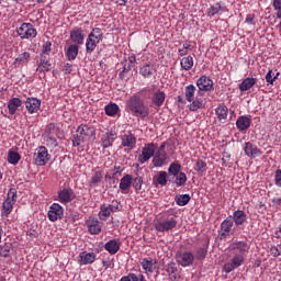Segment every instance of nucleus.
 Returning a JSON list of instances; mask_svg holds the SVG:
<instances>
[{"instance_id": "nucleus-1", "label": "nucleus", "mask_w": 281, "mask_h": 281, "mask_svg": "<svg viewBox=\"0 0 281 281\" xmlns=\"http://www.w3.org/2000/svg\"><path fill=\"white\" fill-rule=\"evenodd\" d=\"M126 109H128L132 115H135V117H142L143 120L148 117L150 113V109H148L146 101H144V99L138 94H133L128 98Z\"/></svg>"}, {"instance_id": "nucleus-2", "label": "nucleus", "mask_w": 281, "mask_h": 281, "mask_svg": "<svg viewBox=\"0 0 281 281\" xmlns=\"http://www.w3.org/2000/svg\"><path fill=\"white\" fill-rule=\"evenodd\" d=\"M103 36L104 34L102 33V29H92L91 33L88 35L86 40L87 54H92V52H95V47H98V44L100 43V41H102Z\"/></svg>"}, {"instance_id": "nucleus-3", "label": "nucleus", "mask_w": 281, "mask_h": 281, "mask_svg": "<svg viewBox=\"0 0 281 281\" xmlns=\"http://www.w3.org/2000/svg\"><path fill=\"white\" fill-rule=\"evenodd\" d=\"M16 34L22 41H30V38L38 36V31H36L34 24L24 22L16 29Z\"/></svg>"}, {"instance_id": "nucleus-4", "label": "nucleus", "mask_w": 281, "mask_h": 281, "mask_svg": "<svg viewBox=\"0 0 281 281\" xmlns=\"http://www.w3.org/2000/svg\"><path fill=\"white\" fill-rule=\"evenodd\" d=\"M227 250L233 256H247L249 252V244L246 241H233L228 245Z\"/></svg>"}, {"instance_id": "nucleus-5", "label": "nucleus", "mask_w": 281, "mask_h": 281, "mask_svg": "<svg viewBox=\"0 0 281 281\" xmlns=\"http://www.w3.org/2000/svg\"><path fill=\"white\" fill-rule=\"evenodd\" d=\"M89 135H93V130L87 125H80L74 135L72 146H80L85 142V137H89Z\"/></svg>"}, {"instance_id": "nucleus-6", "label": "nucleus", "mask_w": 281, "mask_h": 281, "mask_svg": "<svg viewBox=\"0 0 281 281\" xmlns=\"http://www.w3.org/2000/svg\"><path fill=\"white\" fill-rule=\"evenodd\" d=\"M176 260L180 267H190L194 262V254L192 251H178Z\"/></svg>"}, {"instance_id": "nucleus-7", "label": "nucleus", "mask_w": 281, "mask_h": 281, "mask_svg": "<svg viewBox=\"0 0 281 281\" xmlns=\"http://www.w3.org/2000/svg\"><path fill=\"white\" fill-rule=\"evenodd\" d=\"M155 150H157V145L154 143L146 144L138 156L139 164H146L151 157H155Z\"/></svg>"}, {"instance_id": "nucleus-8", "label": "nucleus", "mask_w": 281, "mask_h": 281, "mask_svg": "<svg viewBox=\"0 0 281 281\" xmlns=\"http://www.w3.org/2000/svg\"><path fill=\"white\" fill-rule=\"evenodd\" d=\"M33 159L36 166H45V164L49 161V153L47 151V147H38L34 153Z\"/></svg>"}, {"instance_id": "nucleus-9", "label": "nucleus", "mask_w": 281, "mask_h": 281, "mask_svg": "<svg viewBox=\"0 0 281 281\" xmlns=\"http://www.w3.org/2000/svg\"><path fill=\"white\" fill-rule=\"evenodd\" d=\"M156 232H170V229H175L177 227V220L175 217H169L167 220L157 221L154 224Z\"/></svg>"}, {"instance_id": "nucleus-10", "label": "nucleus", "mask_w": 281, "mask_h": 281, "mask_svg": "<svg viewBox=\"0 0 281 281\" xmlns=\"http://www.w3.org/2000/svg\"><path fill=\"white\" fill-rule=\"evenodd\" d=\"M245 262V256L243 255H234L231 262H226L223 266L224 273H232L235 269H238Z\"/></svg>"}, {"instance_id": "nucleus-11", "label": "nucleus", "mask_w": 281, "mask_h": 281, "mask_svg": "<svg viewBox=\"0 0 281 281\" xmlns=\"http://www.w3.org/2000/svg\"><path fill=\"white\" fill-rule=\"evenodd\" d=\"M63 206L58 203H53L49 206L47 216H48V221H52V223H56V221L63 218Z\"/></svg>"}, {"instance_id": "nucleus-12", "label": "nucleus", "mask_w": 281, "mask_h": 281, "mask_svg": "<svg viewBox=\"0 0 281 281\" xmlns=\"http://www.w3.org/2000/svg\"><path fill=\"white\" fill-rule=\"evenodd\" d=\"M243 150L246 157H249L250 159H256V157H260V155H262V150H260L258 146L251 144V142H246L244 144Z\"/></svg>"}, {"instance_id": "nucleus-13", "label": "nucleus", "mask_w": 281, "mask_h": 281, "mask_svg": "<svg viewBox=\"0 0 281 281\" xmlns=\"http://www.w3.org/2000/svg\"><path fill=\"white\" fill-rule=\"evenodd\" d=\"M36 65V71L40 74L52 71V61H49V56L40 55V59L37 60Z\"/></svg>"}, {"instance_id": "nucleus-14", "label": "nucleus", "mask_w": 281, "mask_h": 281, "mask_svg": "<svg viewBox=\"0 0 281 281\" xmlns=\"http://www.w3.org/2000/svg\"><path fill=\"white\" fill-rule=\"evenodd\" d=\"M196 86L199 91H212L214 89V81L207 76H202L198 79Z\"/></svg>"}, {"instance_id": "nucleus-15", "label": "nucleus", "mask_w": 281, "mask_h": 281, "mask_svg": "<svg viewBox=\"0 0 281 281\" xmlns=\"http://www.w3.org/2000/svg\"><path fill=\"white\" fill-rule=\"evenodd\" d=\"M24 104L31 115L41 111V100L37 98H27Z\"/></svg>"}, {"instance_id": "nucleus-16", "label": "nucleus", "mask_w": 281, "mask_h": 281, "mask_svg": "<svg viewBox=\"0 0 281 281\" xmlns=\"http://www.w3.org/2000/svg\"><path fill=\"white\" fill-rule=\"evenodd\" d=\"M122 146L124 148H130V150H133L135 146L137 145V138L133 133L127 132L121 137Z\"/></svg>"}, {"instance_id": "nucleus-17", "label": "nucleus", "mask_w": 281, "mask_h": 281, "mask_svg": "<svg viewBox=\"0 0 281 281\" xmlns=\"http://www.w3.org/2000/svg\"><path fill=\"white\" fill-rule=\"evenodd\" d=\"M234 227V221H232V217H227L224 220L221 224V232H220V238L223 240V238H227L229 236V232H232V228Z\"/></svg>"}, {"instance_id": "nucleus-18", "label": "nucleus", "mask_w": 281, "mask_h": 281, "mask_svg": "<svg viewBox=\"0 0 281 281\" xmlns=\"http://www.w3.org/2000/svg\"><path fill=\"white\" fill-rule=\"evenodd\" d=\"M71 42L77 45H83L85 43V31L81 27H74L71 31Z\"/></svg>"}, {"instance_id": "nucleus-19", "label": "nucleus", "mask_w": 281, "mask_h": 281, "mask_svg": "<svg viewBox=\"0 0 281 281\" xmlns=\"http://www.w3.org/2000/svg\"><path fill=\"white\" fill-rule=\"evenodd\" d=\"M131 186H133V176L125 175L120 181V190L123 194H128V190H131Z\"/></svg>"}, {"instance_id": "nucleus-20", "label": "nucleus", "mask_w": 281, "mask_h": 281, "mask_svg": "<svg viewBox=\"0 0 281 281\" xmlns=\"http://www.w3.org/2000/svg\"><path fill=\"white\" fill-rule=\"evenodd\" d=\"M157 265V259L145 258L140 262V267L145 270V273H155V266Z\"/></svg>"}, {"instance_id": "nucleus-21", "label": "nucleus", "mask_w": 281, "mask_h": 281, "mask_svg": "<svg viewBox=\"0 0 281 281\" xmlns=\"http://www.w3.org/2000/svg\"><path fill=\"white\" fill-rule=\"evenodd\" d=\"M122 246V243L117 239H111L104 245L105 251L110 252L112 256H115L120 251V247Z\"/></svg>"}, {"instance_id": "nucleus-22", "label": "nucleus", "mask_w": 281, "mask_h": 281, "mask_svg": "<svg viewBox=\"0 0 281 281\" xmlns=\"http://www.w3.org/2000/svg\"><path fill=\"white\" fill-rule=\"evenodd\" d=\"M87 226L90 234H100L102 232V225L97 218L90 217L87 221Z\"/></svg>"}, {"instance_id": "nucleus-23", "label": "nucleus", "mask_w": 281, "mask_h": 281, "mask_svg": "<svg viewBox=\"0 0 281 281\" xmlns=\"http://www.w3.org/2000/svg\"><path fill=\"white\" fill-rule=\"evenodd\" d=\"M20 106H23V101L19 98H12L8 102V109L11 115H16V111H19Z\"/></svg>"}, {"instance_id": "nucleus-24", "label": "nucleus", "mask_w": 281, "mask_h": 281, "mask_svg": "<svg viewBox=\"0 0 281 281\" xmlns=\"http://www.w3.org/2000/svg\"><path fill=\"white\" fill-rule=\"evenodd\" d=\"M205 104H207V102L205 101L204 98L196 97L189 104V111L196 112L200 109H205Z\"/></svg>"}, {"instance_id": "nucleus-25", "label": "nucleus", "mask_w": 281, "mask_h": 281, "mask_svg": "<svg viewBox=\"0 0 281 281\" xmlns=\"http://www.w3.org/2000/svg\"><path fill=\"white\" fill-rule=\"evenodd\" d=\"M95 258H98L95 252H80L79 255V261L81 265H93V262H95Z\"/></svg>"}, {"instance_id": "nucleus-26", "label": "nucleus", "mask_w": 281, "mask_h": 281, "mask_svg": "<svg viewBox=\"0 0 281 281\" xmlns=\"http://www.w3.org/2000/svg\"><path fill=\"white\" fill-rule=\"evenodd\" d=\"M166 159H168L166 151H157L153 158V165L155 168H161L166 165Z\"/></svg>"}, {"instance_id": "nucleus-27", "label": "nucleus", "mask_w": 281, "mask_h": 281, "mask_svg": "<svg viewBox=\"0 0 281 281\" xmlns=\"http://www.w3.org/2000/svg\"><path fill=\"white\" fill-rule=\"evenodd\" d=\"M236 126L240 132L248 131L251 126V119L248 116H239L236 121Z\"/></svg>"}, {"instance_id": "nucleus-28", "label": "nucleus", "mask_w": 281, "mask_h": 281, "mask_svg": "<svg viewBox=\"0 0 281 281\" xmlns=\"http://www.w3.org/2000/svg\"><path fill=\"white\" fill-rule=\"evenodd\" d=\"M102 148H111L113 146V142H115V132H106L102 138Z\"/></svg>"}, {"instance_id": "nucleus-29", "label": "nucleus", "mask_w": 281, "mask_h": 281, "mask_svg": "<svg viewBox=\"0 0 281 281\" xmlns=\"http://www.w3.org/2000/svg\"><path fill=\"white\" fill-rule=\"evenodd\" d=\"M256 82H258L257 78L254 77H248L246 79H244L240 83H239V91H249V89H251L252 87H255Z\"/></svg>"}, {"instance_id": "nucleus-30", "label": "nucleus", "mask_w": 281, "mask_h": 281, "mask_svg": "<svg viewBox=\"0 0 281 281\" xmlns=\"http://www.w3.org/2000/svg\"><path fill=\"white\" fill-rule=\"evenodd\" d=\"M166 271L171 281L179 280V270L177 269V263L170 262L167 265Z\"/></svg>"}, {"instance_id": "nucleus-31", "label": "nucleus", "mask_w": 281, "mask_h": 281, "mask_svg": "<svg viewBox=\"0 0 281 281\" xmlns=\"http://www.w3.org/2000/svg\"><path fill=\"white\" fill-rule=\"evenodd\" d=\"M233 221L235 225H243L247 223V213L245 211L237 210L233 213Z\"/></svg>"}, {"instance_id": "nucleus-32", "label": "nucleus", "mask_w": 281, "mask_h": 281, "mask_svg": "<svg viewBox=\"0 0 281 281\" xmlns=\"http://www.w3.org/2000/svg\"><path fill=\"white\" fill-rule=\"evenodd\" d=\"M30 53L29 52H24L20 55H18V57L14 59L13 65L15 67H21V65H27V63H30Z\"/></svg>"}, {"instance_id": "nucleus-33", "label": "nucleus", "mask_w": 281, "mask_h": 281, "mask_svg": "<svg viewBox=\"0 0 281 281\" xmlns=\"http://www.w3.org/2000/svg\"><path fill=\"white\" fill-rule=\"evenodd\" d=\"M139 74L144 78H150V76L155 74V66H151L150 64H145L140 67Z\"/></svg>"}, {"instance_id": "nucleus-34", "label": "nucleus", "mask_w": 281, "mask_h": 281, "mask_svg": "<svg viewBox=\"0 0 281 281\" xmlns=\"http://www.w3.org/2000/svg\"><path fill=\"white\" fill-rule=\"evenodd\" d=\"M194 93H196V87L194 85H189L184 88V98L187 102H192V100H194Z\"/></svg>"}, {"instance_id": "nucleus-35", "label": "nucleus", "mask_w": 281, "mask_h": 281, "mask_svg": "<svg viewBox=\"0 0 281 281\" xmlns=\"http://www.w3.org/2000/svg\"><path fill=\"white\" fill-rule=\"evenodd\" d=\"M180 65H181L182 69H184V71H190V69H192V67H194V58H192V56L183 57L180 60Z\"/></svg>"}, {"instance_id": "nucleus-36", "label": "nucleus", "mask_w": 281, "mask_h": 281, "mask_svg": "<svg viewBox=\"0 0 281 281\" xmlns=\"http://www.w3.org/2000/svg\"><path fill=\"white\" fill-rule=\"evenodd\" d=\"M58 199L60 203H69L71 201V191L65 188L58 192Z\"/></svg>"}, {"instance_id": "nucleus-37", "label": "nucleus", "mask_w": 281, "mask_h": 281, "mask_svg": "<svg viewBox=\"0 0 281 281\" xmlns=\"http://www.w3.org/2000/svg\"><path fill=\"white\" fill-rule=\"evenodd\" d=\"M153 102L156 106H161L164 102H166V93H164V91L155 92Z\"/></svg>"}, {"instance_id": "nucleus-38", "label": "nucleus", "mask_w": 281, "mask_h": 281, "mask_svg": "<svg viewBox=\"0 0 281 281\" xmlns=\"http://www.w3.org/2000/svg\"><path fill=\"white\" fill-rule=\"evenodd\" d=\"M229 112V109L225 104H222L216 108L215 113L218 117V120H227V113Z\"/></svg>"}, {"instance_id": "nucleus-39", "label": "nucleus", "mask_w": 281, "mask_h": 281, "mask_svg": "<svg viewBox=\"0 0 281 281\" xmlns=\"http://www.w3.org/2000/svg\"><path fill=\"white\" fill-rule=\"evenodd\" d=\"M7 160L12 166H16V164H19V161H21V155L16 151H9L8 156H7Z\"/></svg>"}, {"instance_id": "nucleus-40", "label": "nucleus", "mask_w": 281, "mask_h": 281, "mask_svg": "<svg viewBox=\"0 0 281 281\" xmlns=\"http://www.w3.org/2000/svg\"><path fill=\"white\" fill-rule=\"evenodd\" d=\"M12 210H14V203L5 200L2 203V211H1L2 216H9V214H12Z\"/></svg>"}, {"instance_id": "nucleus-41", "label": "nucleus", "mask_w": 281, "mask_h": 281, "mask_svg": "<svg viewBox=\"0 0 281 281\" xmlns=\"http://www.w3.org/2000/svg\"><path fill=\"white\" fill-rule=\"evenodd\" d=\"M168 173L170 177H177L181 173V165L179 162H171L168 168Z\"/></svg>"}, {"instance_id": "nucleus-42", "label": "nucleus", "mask_w": 281, "mask_h": 281, "mask_svg": "<svg viewBox=\"0 0 281 281\" xmlns=\"http://www.w3.org/2000/svg\"><path fill=\"white\" fill-rule=\"evenodd\" d=\"M105 114L109 115L110 117H113L114 115H117V112L120 111V106L115 103H111L105 105Z\"/></svg>"}, {"instance_id": "nucleus-43", "label": "nucleus", "mask_w": 281, "mask_h": 281, "mask_svg": "<svg viewBox=\"0 0 281 281\" xmlns=\"http://www.w3.org/2000/svg\"><path fill=\"white\" fill-rule=\"evenodd\" d=\"M173 183L178 187L181 188L182 186H186V182L188 181V176L186 175V172H180L176 176Z\"/></svg>"}, {"instance_id": "nucleus-44", "label": "nucleus", "mask_w": 281, "mask_h": 281, "mask_svg": "<svg viewBox=\"0 0 281 281\" xmlns=\"http://www.w3.org/2000/svg\"><path fill=\"white\" fill-rule=\"evenodd\" d=\"M58 133H60V128H58L56 124L50 123L46 126L44 135H52V136L58 137Z\"/></svg>"}, {"instance_id": "nucleus-45", "label": "nucleus", "mask_w": 281, "mask_h": 281, "mask_svg": "<svg viewBox=\"0 0 281 281\" xmlns=\"http://www.w3.org/2000/svg\"><path fill=\"white\" fill-rule=\"evenodd\" d=\"M158 186H166L168 183V172L166 171H160L158 176L154 178Z\"/></svg>"}, {"instance_id": "nucleus-46", "label": "nucleus", "mask_w": 281, "mask_h": 281, "mask_svg": "<svg viewBox=\"0 0 281 281\" xmlns=\"http://www.w3.org/2000/svg\"><path fill=\"white\" fill-rule=\"evenodd\" d=\"M109 216H111V211L108 209L105 204H102L100 206V212H99L100 221H108Z\"/></svg>"}, {"instance_id": "nucleus-47", "label": "nucleus", "mask_w": 281, "mask_h": 281, "mask_svg": "<svg viewBox=\"0 0 281 281\" xmlns=\"http://www.w3.org/2000/svg\"><path fill=\"white\" fill-rule=\"evenodd\" d=\"M207 170V164L204 160H196L194 171L198 172V175H203Z\"/></svg>"}, {"instance_id": "nucleus-48", "label": "nucleus", "mask_w": 281, "mask_h": 281, "mask_svg": "<svg viewBox=\"0 0 281 281\" xmlns=\"http://www.w3.org/2000/svg\"><path fill=\"white\" fill-rule=\"evenodd\" d=\"M56 137L58 136L44 134V142H46V146H49L50 148H56V146H58V142L56 140Z\"/></svg>"}, {"instance_id": "nucleus-49", "label": "nucleus", "mask_w": 281, "mask_h": 281, "mask_svg": "<svg viewBox=\"0 0 281 281\" xmlns=\"http://www.w3.org/2000/svg\"><path fill=\"white\" fill-rule=\"evenodd\" d=\"M175 201L177 205H180V206L188 205V203H190V195L189 194L177 195Z\"/></svg>"}, {"instance_id": "nucleus-50", "label": "nucleus", "mask_w": 281, "mask_h": 281, "mask_svg": "<svg viewBox=\"0 0 281 281\" xmlns=\"http://www.w3.org/2000/svg\"><path fill=\"white\" fill-rule=\"evenodd\" d=\"M12 249V245L4 244L0 246V256L2 258H10V251Z\"/></svg>"}, {"instance_id": "nucleus-51", "label": "nucleus", "mask_w": 281, "mask_h": 281, "mask_svg": "<svg viewBox=\"0 0 281 281\" xmlns=\"http://www.w3.org/2000/svg\"><path fill=\"white\" fill-rule=\"evenodd\" d=\"M207 256V246L201 247L195 252V260H205V257Z\"/></svg>"}, {"instance_id": "nucleus-52", "label": "nucleus", "mask_w": 281, "mask_h": 281, "mask_svg": "<svg viewBox=\"0 0 281 281\" xmlns=\"http://www.w3.org/2000/svg\"><path fill=\"white\" fill-rule=\"evenodd\" d=\"M280 72L274 74L273 70H269L266 75V81L268 85H273L278 80Z\"/></svg>"}, {"instance_id": "nucleus-53", "label": "nucleus", "mask_w": 281, "mask_h": 281, "mask_svg": "<svg viewBox=\"0 0 281 281\" xmlns=\"http://www.w3.org/2000/svg\"><path fill=\"white\" fill-rule=\"evenodd\" d=\"M16 199H18V191L15 188H11L8 191L5 201H9L14 204V203H16Z\"/></svg>"}, {"instance_id": "nucleus-54", "label": "nucleus", "mask_w": 281, "mask_h": 281, "mask_svg": "<svg viewBox=\"0 0 281 281\" xmlns=\"http://www.w3.org/2000/svg\"><path fill=\"white\" fill-rule=\"evenodd\" d=\"M100 181H102V171H97L91 180H90V186L91 188H94V186H98V183H100Z\"/></svg>"}, {"instance_id": "nucleus-55", "label": "nucleus", "mask_w": 281, "mask_h": 281, "mask_svg": "<svg viewBox=\"0 0 281 281\" xmlns=\"http://www.w3.org/2000/svg\"><path fill=\"white\" fill-rule=\"evenodd\" d=\"M52 53V43L49 41L44 42V44L42 45V53L41 56H48Z\"/></svg>"}, {"instance_id": "nucleus-56", "label": "nucleus", "mask_w": 281, "mask_h": 281, "mask_svg": "<svg viewBox=\"0 0 281 281\" xmlns=\"http://www.w3.org/2000/svg\"><path fill=\"white\" fill-rule=\"evenodd\" d=\"M221 10H222V7H221L220 2H217L209 9L207 14H209V16H216V14H218V12H221Z\"/></svg>"}, {"instance_id": "nucleus-57", "label": "nucleus", "mask_w": 281, "mask_h": 281, "mask_svg": "<svg viewBox=\"0 0 281 281\" xmlns=\"http://www.w3.org/2000/svg\"><path fill=\"white\" fill-rule=\"evenodd\" d=\"M132 183H133V188L136 190V192H139V190H142L144 179H142V177L138 176L133 180Z\"/></svg>"}, {"instance_id": "nucleus-58", "label": "nucleus", "mask_w": 281, "mask_h": 281, "mask_svg": "<svg viewBox=\"0 0 281 281\" xmlns=\"http://www.w3.org/2000/svg\"><path fill=\"white\" fill-rule=\"evenodd\" d=\"M272 8L277 12V19H281V0H273Z\"/></svg>"}, {"instance_id": "nucleus-59", "label": "nucleus", "mask_w": 281, "mask_h": 281, "mask_svg": "<svg viewBox=\"0 0 281 281\" xmlns=\"http://www.w3.org/2000/svg\"><path fill=\"white\" fill-rule=\"evenodd\" d=\"M270 254L273 256V258H278V256H281V244L277 246H271Z\"/></svg>"}, {"instance_id": "nucleus-60", "label": "nucleus", "mask_w": 281, "mask_h": 281, "mask_svg": "<svg viewBox=\"0 0 281 281\" xmlns=\"http://www.w3.org/2000/svg\"><path fill=\"white\" fill-rule=\"evenodd\" d=\"M274 181H276V186H278L279 188H281V170H280V169H278V170L276 171Z\"/></svg>"}, {"instance_id": "nucleus-61", "label": "nucleus", "mask_w": 281, "mask_h": 281, "mask_svg": "<svg viewBox=\"0 0 281 281\" xmlns=\"http://www.w3.org/2000/svg\"><path fill=\"white\" fill-rule=\"evenodd\" d=\"M65 49H66V56L68 60H71V43L67 42Z\"/></svg>"}, {"instance_id": "nucleus-62", "label": "nucleus", "mask_w": 281, "mask_h": 281, "mask_svg": "<svg viewBox=\"0 0 281 281\" xmlns=\"http://www.w3.org/2000/svg\"><path fill=\"white\" fill-rule=\"evenodd\" d=\"M76 56H78V46L71 45V59L75 60Z\"/></svg>"}, {"instance_id": "nucleus-63", "label": "nucleus", "mask_w": 281, "mask_h": 281, "mask_svg": "<svg viewBox=\"0 0 281 281\" xmlns=\"http://www.w3.org/2000/svg\"><path fill=\"white\" fill-rule=\"evenodd\" d=\"M255 19H256V16H255L254 14H248V15L246 16V23H247L248 25H254Z\"/></svg>"}, {"instance_id": "nucleus-64", "label": "nucleus", "mask_w": 281, "mask_h": 281, "mask_svg": "<svg viewBox=\"0 0 281 281\" xmlns=\"http://www.w3.org/2000/svg\"><path fill=\"white\" fill-rule=\"evenodd\" d=\"M63 72L65 74V76H68L69 74H71V65L66 64L63 68Z\"/></svg>"}]
</instances>
